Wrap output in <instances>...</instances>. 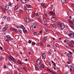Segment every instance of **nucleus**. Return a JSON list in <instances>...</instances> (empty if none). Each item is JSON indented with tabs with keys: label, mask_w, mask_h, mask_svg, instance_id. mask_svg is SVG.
Instances as JSON below:
<instances>
[{
	"label": "nucleus",
	"mask_w": 74,
	"mask_h": 74,
	"mask_svg": "<svg viewBox=\"0 0 74 74\" xmlns=\"http://www.w3.org/2000/svg\"><path fill=\"white\" fill-rule=\"evenodd\" d=\"M8 59L10 60V61H11V60H12L14 63L16 61L14 59V58H13L12 56H7Z\"/></svg>",
	"instance_id": "f257e3e1"
},
{
	"label": "nucleus",
	"mask_w": 74,
	"mask_h": 74,
	"mask_svg": "<svg viewBox=\"0 0 74 74\" xmlns=\"http://www.w3.org/2000/svg\"><path fill=\"white\" fill-rule=\"evenodd\" d=\"M68 35L71 37V38H73L74 36V33L72 32H70V34H68Z\"/></svg>",
	"instance_id": "f03ea898"
},
{
	"label": "nucleus",
	"mask_w": 74,
	"mask_h": 74,
	"mask_svg": "<svg viewBox=\"0 0 74 74\" xmlns=\"http://www.w3.org/2000/svg\"><path fill=\"white\" fill-rule=\"evenodd\" d=\"M68 21L70 24L72 23V25H74V19H69L68 20Z\"/></svg>",
	"instance_id": "7ed1b4c3"
},
{
	"label": "nucleus",
	"mask_w": 74,
	"mask_h": 74,
	"mask_svg": "<svg viewBox=\"0 0 74 74\" xmlns=\"http://www.w3.org/2000/svg\"><path fill=\"white\" fill-rule=\"evenodd\" d=\"M6 37L8 39H6V41H8V42H10V40H11V36H10L9 35H8L6 36Z\"/></svg>",
	"instance_id": "20e7f679"
},
{
	"label": "nucleus",
	"mask_w": 74,
	"mask_h": 74,
	"mask_svg": "<svg viewBox=\"0 0 74 74\" xmlns=\"http://www.w3.org/2000/svg\"><path fill=\"white\" fill-rule=\"evenodd\" d=\"M41 62V60L40 58H38L37 60V64L38 66H39L40 64V63Z\"/></svg>",
	"instance_id": "39448f33"
},
{
	"label": "nucleus",
	"mask_w": 74,
	"mask_h": 74,
	"mask_svg": "<svg viewBox=\"0 0 74 74\" xmlns=\"http://www.w3.org/2000/svg\"><path fill=\"white\" fill-rule=\"evenodd\" d=\"M24 20L26 23H29L30 21V19H24Z\"/></svg>",
	"instance_id": "423d86ee"
},
{
	"label": "nucleus",
	"mask_w": 74,
	"mask_h": 74,
	"mask_svg": "<svg viewBox=\"0 0 74 74\" xmlns=\"http://www.w3.org/2000/svg\"><path fill=\"white\" fill-rule=\"evenodd\" d=\"M49 13L51 15H53L54 16H55L56 14H55V12H53V11H50L49 12Z\"/></svg>",
	"instance_id": "0eeeda50"
},
{
	"label": "nucleus",
	"mask_w": 74,
	"mask_h": 74,
	"mask_svg": "<svg viewBox=\"0 0 74 74\" xmlns=\"http://www.w3.org/2000/svg\"><path fill=\"white\" fill-rule=\"evenodd\" d=\"M74 70V66L73 65H71V68L70 69V71H71Z\"/></svg>",
	"instance_id": "6e6552de"
},
{
	"label": "nucleus",
	"mask_w": 74,
	"mask_h": 74,
	"mask_svg": "<svg viewBox=\"0 0 74 74\" xmlns=\"http://www.w3.org/2000/svg\"><path fill=\"white\" fill-rule=\"evenodd\" d=\"M65 27V25H64L63 24H62L60 26V27L61 28V29H64Z\"/></svg>",
	"instance_id": "1a4fd4ad"
},
{
	"label": "nucleus",
	"mask_w": 74,
	"mask_h": 74,
	"mask_svg": "<svg viewBox=\"0 0 74 74\" xmlns=\"http://www.w3.org/2000/svg\"><path fill=\"white\" fill-rule=\"evenodd\" d=\"M42 57L43 58H46V54L45 53H44L42 55Z\"/></svg>",
	"instance_id": "9d476101"
},
{
	"label": "nucleus",
	"mask_w": 74,
	"mask_h": 74,
	"mask_svg": "<svg viewBox=\"0 0 74 74\" xmlns=\"http://www.w3.org/2000/svg\"><path fill=\"white\" fill-rule=\"evenodd\" d=\"M14 10H18V6L17 5H16L14 8Z\"/></svg>",
	"instance_id": "9b49d317"
},
{
	"label": "nucleus",
	"mask_w": 74,
	"mask_h": 74,
	"mask_svg": "<svg viewBox=\"0 0 74 74\" xmlns=\"http://www.w3.org/2000/svg\"><path fill=\"white\" fill-rule=\"evenodd\" d=\"M9 8V6L8 5H6L5 6V9L6 10H8Z\"/></svg>",
	"instance_id": "f8f14e48"
},
{
	"label": "nucleus",
	"mask_w": 74,
	"mask_h": 74,
	"mask_svg": "<svg viewBox=\"0 0 74 74\" xmlns=\"http://www.w3.org/2000/svg\"><path fill=\"white\" fill-rule=\"evenodd\" d=\"M40 66L41 67H42V68L43 69L44 67H45V65H44V64H40Z\"/></svg>",
	"instance_id": "ddd939ff"
},
{
	"label": "nucleus",
	"mask_w": 74,
	"mask_h": 74,
	"mask_svg": "<svg viewBox=\"0 0 74 74\" xmlns=\"http://www.w3.org/2000/svg\"><path fill=\"white\" fill-rule=\"evenodd\" d=\"M64 33L65 34H67V33H68V32H67V31L66 30H65L64 31Z\"/></svg>",
	"instance_id": "4468645a"
},
{
	"label": "nucleus",
	"mask_w": 74,
	"mask_h": 74,
	"mask_svg": "<svg viewBox=\"0 0 74 74\" xmlns=\"http://www.w3.org/2000/svg\"><path fill=\"white\" fill-rule=\"evenodd\" d=\"M22 2L25 4L26 3V0H21Z\"/></svg>",
	"instance_id": "2eb2a0df"
},
{
	"label": "nucleus",
	"mask_w": 74,
	"mask_h": 74,
	"mask_svg": "<svg viewBox=\"0 0 74 74\" xmlns=\"http://www.w3.org/2000/svg\"><path fill=\"white\" fill-rule=\"evenodd\" d=\"M18 11L20 13L22 14V13H23V10L21 9H20Z\"/></svg>",
	"instance_id": "dca6fc26"
},
{
	"label": "nucleus",
	"mask_w": 74,
	"mask_h": 74,
	"mask_svg": "<svg viewBox=\"0 0 74 74\" xmlns=\"http://www.w3.org/2000/svg\"><path fill=\"white\" fill-rule=\"evenodd\" d=\"M6 30H7V29H6V27H5L3 28L2 29L3 32H5V31H6Z\"/></svg>",
	"instance_id": "f3484780"
},
{
	"label": "nucleus",
	"mask_w": 74,
	"mask_h": 74,
	"mask_svg": "<svg viewBox=\"0 0 74 74\" xmlns=\"http://www.w3.org/2000/svg\"><path fill=\"white\" fill-rule=\"evenodd\" d=\"M67 55L68 57L69 58L71 57V54H70V53H68Z\"/></svg>",
	"instance_id": "a211bd4d"
},
{
	"label": "nucleus",
	"mask_w": 74,
	"mask_h": 74,
	"mask_svg": "<svg viewBox=\"0 0 74 74\" xmlns=\"http://www.w3.org/2000/svg\"><path fill=\"white\" fill-rule=\"evenodd\" d=\"M68 45L70 47H71V48H73V45L72 44H70V43H69Z\"/></svg>",
	"instance_id": "6ab92c4d"
},
{
	"label": "nucleus",
	"mask_w": 74,
	"mask_h": 74,
	"mask_svg": "<svg viewBox=\"0 0 74 74\" xmlns=\"http://www.w3.org/2000/svg\"><path fill=\"white\" fill-rule=\"evenodd\" d=\"M61 1L63 4H64L66 3V0H61Z\"/></svg>",
	"instance_id": "aec40b11"
},
{
	"label": "nucleus",
	"mask_w": 74,
	"mask_h": 74,
	"mask_svg": "<svg viewBox=\"0 0 74 74\" xmlns=\"http://www.w3.org/2000/svg\"><path fill=\"white\" fill-rule=\"evenodd\" d=\"M21 28L22 29H25V27L24 26H23V25H21Z\"/></svg>",
	"instance_id": "412c9836"
},
{
	"label": "nucleus",
	"mask_w": 74,
	"mask_h": 74,
	"mask_svg": "<svg viewBox=\"0 0 74 74\" xmlns=\"http://www.w3.org/2000/svg\"><path fill=\"white\" fill-rule=\"evenodd\" d=\"M40 45L43 46L44 45V42H41L40 43Z\"/></svg>",
	"instance_id": "4be33fe9"
},
{
	"label": "nucleus",
	"mask_w": 74,
	"mask_h": 74,
	"mask_svg": "<svg viewBox=\"0 0 74 74\" xmlns=\"http://www.w3.org/2000/svg\"><path fill=\"white\" fill-rule=\"evenodd\" d=\"M69 15V13H66L65 15V16L66 18H67V16H68Z\"/></svg>",
	"instance_id": "5701e85b"
},
{
	"label": "nucleus",
	"mask_w": 74,
	"mask_h": 74,
	"mask_svg": "<svg viewBox=\"0 0 74 74\" xmlns=\"http://www.w3.org/2000/svg\"><path fill=\"white\" fill-rule=\"evenodd\" d=\"M17 62L19 64H23L21 62H20V61H19V60H18Z\"/></svg>",
	"instance_id": "b1692460"
},
{
	"label": "nucleus",
	"mask_w": 74,
	"mask_h": 74,
	"mask_svg": "<svg viewBox=\"0 0 74 74\" xmlns=\"http://www.w3.org/2000/svg\"><path fill=\"white\" fill-rule=\"evenodd\" d=\"M51 19V21L53 22H55V21H56V19Z\"/></svg>",
	"instance_id": "393cba45"
},
{
	"label": "nucleus",
	"mask_w": 74,
	"mask_h": 74,
	"mask_svg": "<svg viewBox=\"0 0 74 74\" xmlns=\"http://www.w3.org/2000/svg\"><path fill=\"white\" fill-rule=\"evenodd\" d=\"M69 26H70V27H71V28H72V29H74V27H73V26L71 25H69Z\"/></svg>",
	"instance_id": "a878e982"
},
{
	"label": "nucleus",
	"mask_w": 74,
	"mask_h": 74,
	"mask_svg": "<svg viewBox=\"0 0 74 74\" xmlns=\"http://www.w3.org/2000/svg\"><path fill=\"white\" fill-rule=\"evenodd\" d=\"M35 67L36 70L37 71H38V68L36 66H35Z\"/></svg>",
	"instance_id": "bb28decb"
},
{
	"label": "nucleus",
	"mask_w": 74,
	"mask_h": 74,
	"mask_svg": "<svg viewBox=\"0 0 74 74\" xmlns=\"http://www.w3.org/2000/svg\"><path fill=\"white\" fill-rule=\"evenodd\" d=\"M70 42L71 44H74V41L73 40H72Z\"/></svg>",
	"instance_id": "cd10ccee"
},
{
	"label": "nucleus",
	"mask_w": 74,
	"mask_h": 74,
	"mask_svg": "<svg viewBox=\"0 0 74 74\" xmlns=\"http://www.w3.org/2000/svg\"><path fill=\"white\" fill-rule=\"evenodd\" d=\"M52 26L54 28H55V27H56V25L54 24H52Z\"/></svg>",
	"instance_id": "c85d7f7f"
},
{
	"label": "nucleus",
	"mask_w": 74,
	"mask_h": 74,
	"mask_svg": "<svg viewBox=\"0 0 74 74\" xmlns=\"http://www.w3.org/2000/svg\"><path fill=\"white\" fill-rule=\"evenodd\" d=\"M30 5H27V8H30Z\"/></svg>",
	"instance_id": "c756f323"
},
{
	"label": "nucleus",
	"mask_w": 74,
	"mask_h": 74,
	"mask_svg": "<svg viewBox=\"0 0 74 74\" xmlns=\"http://www.w3.org/2000/svg\"><path fill=\"white\" fill-rule=\"evenodd\" d=\"M34 25H38V23L37 22H35L34 23Z\"/></svg>",
	"instance_id": "7c9ffc66"
},
{
	"label": "nucleus",
	"mask_w": 74,
	"mask_h": 74,
	"mask_svg": "<svg viewBox=\"0 0 74 74\" xmlns=\"http://www.w3.org/2000/svg\"><path fill=\"white\" fill-rule=\"evenodd\" d=\"M41 5L42 6H43V7H45V4H44L43 3H41Z\"/></svg>",
	"instance_id": "2f4dec72"
},
{
	"label": "nucleus",
	"mask_w": 74,
	"mask_h": 74,
	"mask_svg": "<svg viewBox=\"0 0 74 74\" xmlns=\"http://www.w3.org/2000/svg\"><path fill=\"white\" fill-rule=\"evenodd\" d=\"M33 26L32 25L30 27V30H33Z\"/></svg>",
	"instance_id": "473e14b6"
},
{
	"label": "nucleus",
	"mask_w": 74,
	"mask_h": 74,
	"mask_svg": "<svg viewBox=\"0 0 74 74\" xmlns=\"http://www.w3.org/2000/svg\"><path fill=\"white\" fill-rule=\"evenodd\" d=\"M24 9L25 10H27V8H26V6H25L24 8Z\"/></svg>",
	"instance_id": "72a5a7b5"
},
{
	"label": "nucleus",
	"mask_w": 74,
	"mask_h": 74,
	"mask_svg": "<svg viewBox=\"0 0 74 74\" xmlns=\"http://www.w3.org/2000/svg\"><path fill=\"white\" fill-rule=\"evenodd\" d=\"M8 64L10 66H12V64H10V62H8Z\"/></svg>",
	"instance_id": "f704fd0d"
},
{
	"label": "nucleus",
	"mask_w": 74,
	"mask_h": 74,
	"mask_svg": "<svg viewBox=\"0 0 74 74\" xmlns=\"http://www.w3.org/2000/svg\"><path fill=\"white\" fill-rule=\"evenodd\" d=\"M32 44L33 45H36V43L33 42H32Z\"/></svg>",
	"instance_id": "c9c22d12"
},
{
	"label": "nucleus",
	"mask_w": 74,
	"mask_h": 74,
	"mask_svg": "<svg viewBox=\"0 0 74 74\" xmlns=\"http://www.w3.org/2000/svg\"><path fill=\"white\" fill-rule=\"evenodd\" d=\"M21 26H17V28H18V29H21Z\"/></svg>",
	"instance_id": "e433bc0d"
},
{
	"label": "nucleus",
	"mask_w": 74,
	"mask_h": 74,
	"mask_svg": "<svg viewBox=\"0 0 74 74\" xmlns=\"http://www.w3.org/2000/svg\"><path fill=\"white\" fill-rule=\"evenodd\" d=\"M36 14V12H34V14H33L32 16L33 18L35 16V14Z\"/></svg>",
	"instance_id": "4c0bfd02"
},
{
	"label": "nucleus",
	"mask_w": 74,
	"mask_h": 74,
	"mask_svg": "<svg viewBox=\"0 0 74 74\" xmlns=\"http://www.w3.org/2000/svg\"><path fill=\"white\" fill-rule=\"evenodd\" d=\"M48 53L49 55L50 56V55H51V53L50 52H48Z\"/></svg>",
	"instance_id": "58836bf2"
},
{
	"label": "nucleus",
	"mask_w": 74,
	"mask_h": 74,
	"mask_svg": "<svg viewBox=\"0 0 74 74\" xmlns=\"http://www.w3.org/2000/svg\"><path fill=\"white\" fill-rule=\"evenodd\" d=\"M28 42L29 43V44H31V43H32V41H31L30 40H29Z\"/></svg>",
	"instance_id": "ea45409f"
},
{
	"label": "nucleus",
	"mask_w": 74,
	"mask_h": 74,
	"mask_svg": "<svg viewBox=\"0 0 74 74\" xmlns=\"http://www.w3.org/2000/svg\"><path fill=\"white\" fill-rule=\"evenodd\" d=\"M18 31L21 34H22V31L21 29H19Z\"/></svg>",
	"instance_id": "a19ab883"
},
{
	"label": "nucleus",
	"mask_w": 74,
	"mask_h": 74,
	"mask_svg": "<svg viewBox=\"0 0 74 74\" xmlns=\"http://www.w3.org/2000/svg\"><path fill=\"white\" fill-rule=\"evenodd\" d=\"M55 45H56V47H59V44H58L56 43L55 44Z\"/></svg>",
	"instance_id": "79ce46f5"
},
{
	"label": "nucleus",
	"mask_w": 74,
	"mask_h": 74,
	"mask_svg": "<svg viewBox=\"0 0 74 74\" xmlns=\"http://www.w3.org/2000/svg\"><path fill=\"white\" fill-rule=\"evenodd\" d=\"M23 32H24V33H25L26 32H27V30H23Z\"/></svg>",
	"instance_id": "37998d69"
},
{
	"label": "nucleus",
	"mask_w": 74,
	"mask_h": 74,
	"mask_svg": "<svg viewBox=\"0 0 74 74\" xmlns=\"http://www.w3.org/2000/svg\"><path fill=\"white\" fill-rule=\"evenodd\" d=\"M68 60H69V61H71V59L70 58H68Z\"/></svg>",
	"instance_id": "c03bdc74"
},
{
	"label": "nucleus",
	"mask_w": 74,
	"mask_h": 74,
	"mask_svg": "<svg viewBox=\"0 0 74 74\" xmlns=\"http://www.w3.org/2000/svg\"><path fill=\"white\" fill-rule=\"evenodd\" d=\"M3 10V11L5 12H6V9H5L4 8Z\"/></svg>",
	"instance_id": "a18cd8bd"
},
{
	"label": "nucleus",
	"mask_w": 74,
	"mask_h": 74,
	"mask_svg": "<svg viewBox=\"0 0 74 74\" xmlns=\"http://www.w3.org/2000/svg\"><path fill=\"white\" fill-rule=\"evenodd\" d=\"M9 6H11L12 5V4H11V3H10L9 4Z\"/></svg>",
	"instance_id": "49530a36"
},
{
	"label": "nucleus",
	"mask_w": 74,
	"mask_h": 74,
	"mask_svg": "<svg viewBox=\"0 0 74 74\" xmlns=\"http://www.w3.org/2000/svg\"><path fill=\"white\" fill-rule=\"evenodd\" d=\"M7 16H3V18H4V19H5V18H7Z\"/></svg>",
	"instance_id": "de8ad7c7"
},
{
	"label": "nucleus",
	"mask_w": 74,
	"mask_h": 74,
	"mask_svg": "<svg viewBox=\"0 0 74 74\" xmlns=\"http://www.w3.org/2000/svg\"><path fill=\"white\" fill-rule=\"evenodd\" d=\"M51 47V45H48L47 46V47Z\"/></svg>",
	"instance_id": "09e8293b"
},
{
	"label": "nucleus",
	"mask_w": 74,
	"mask_h": 74,
	"mask_svg": "<svg viewBox=\"0 0 74 74\" xmlns=\"http://www.w3.org/2000/svg\"><path fill=\"white\" fill-rule=\"evenodd\" d=\"M43 20L44 21H45V22H46V21H47V19H43Z\"/></svg>",
	"instance_id": "8fccbe9b"
},
{
	"label": "nucleus",
	"mask_w": 74,
	"mask_h": 74,
	"mask_svg": "<svg viewBox=\"0 0 74 74\" xmlns=\"http://www.w3.org/2000/svg\"><path fill=\"white\" fill-rule=\"evenodd\" d=\"M50 72L51 73H52V74H53V73H54V71H53L52 70H51V71Z\"/></svg>",
	"instance_id": "3c124183"
},
{
	"label": "nucleus",
	"mask_w": 74,
	"mask_h": 74,
	"mask_svg": "<svg viewBox=\"0 0 74 74\" xmlns=\"http://www.w3.org/2000/svg\"><path fill=\"white\" fill-rule=\"evenodd\" d=\"M66 44H69V41L67 40L66 42Z\"/></svg>",
	"instance_id": "603ef678"
},
{
	"label": "nucleus",
	"mask_w": 74,
	"mask_h": 74,
	"mask_svg": "<svg viewBox=\"0 0 74 74\" xmlns=\"http://www.w3.org/2000/svg\"><path fill=\"white\" fill-rule=\"evenodd\" d=\"M44 40H45V41H46L47 40V37H45L44 38Z\"/></svg>",
	"instance_id": "864d4df0"
},
{
	"label": "nucleus",
	"mask_w": 74,
	"mask_h": 74,
	"mask_svg": "<svg viewBox=\"0 0 74 74\" xmlns=\"http://www.w3.org/2000/svg\"><path fill=\"white\" fill-rule=\"evenodd\" d=\"M53 74H58L57 73L55 72V71L54 72Z\"/></svg>",
	"instance_id": "5fc2aeb1"
},
{
	"label": "nucleus",
	"mask_w": 74,
	"mask_h": 74,
	"mask_svg": "<svg viewBox=\"0 0 74 74\" xmlns=\"http://www.w3.org/2000/svg\"><path fill=\"white\" fill-rule=\"evenodd\" d=\"M37 34V32H34V35L35 34Z\"/></svg>",
	"instance_id": "6e6d98bb"
},
{
	"label": "nucleus",
	"mask_w": 74,
	"mask_h": 74,
	"mask_svg": "<svg viewBox=\"0 0 74 74\" xmlns=\"http://www.w3.org/2000/svg\"><path fill=\"white\" fill-rule=\"evenodd\" d=\"M69 53L70 54H71H71H73V53H72V52H71L70 51H69Z\"/></svg>",
	"instance_id": "4d7b16f0"
},
{
	"label": "nucleus",
	"mask_w": 74,
	"mask_h": 74,
	"mask_svg": "<svg viewBox=\"0 0 74 74\" xmlns=\"http://www.w3.org/2000/svg\"><path fill=\"white\" fill-rule=\"evenodd\" d=\"M39 22H41V19H39Z\"/></svg>",
	"instance_id": "13d9d810"
},
{
	"label": "nucleus",
	"mask_w": 74,
	"mask_h": 74,
	"mask_svg": "<svg viewBox=\"0 0 74 74\" xmlns=\"http://www.w3.org/2000/svg\"><path fill=\"white\" fill-rule=\"evenodd\" d=\"M40 33H42V31L41 30L40 31V32H39Z\"/></svg>",
	"instance_id": "bf43d9fd"
},
{
	"label": "nucleus",
	"mask_w": 74,
	"mask_h": 74,
	"mask_svg": "<svg viewBox=\"0 0 74 74\" xmlns=\"http://www.w3.org/2000/svg\"><path fill=\"white\" fill-rule=\"evenodd\" d=\"M24 70H25V71H26V72L27 71V69L25 68L24 69Z\"/></svg>",
	"instance_id": "052dcab7"
},
{
	"label": "nucleus",
	"mask_w": 74,
	"mask_h": 74,
	"mask_svg": "<svg viewBox=\"0 0 74 74\" xmlns=\"http://www.w3.org/2000/svg\"><path fill=\"white\" fill-rule=\"evenodd\" d=\"M4 69H6V68H7V66H5V65H4Z\"/></svg>",
	"instance_id": "680f3d73"
},
{
	"label": "nucleus",
	"mask_w": 74,
	"mask_h": 74,
	"mask_svg": "<svg viewBox=\"0 0 74 74\" xmlns=\"http://www.w3.org/2000/svg\"><path fill=\"white\" fill-rule=\"evenodd\" d=\"M53 65L55 67L56 66V64H55V63H54V64H53Z\"/></svg>",
	"instance_id": "e2e57ef3"
},
{
	"label": "nucleus",
	"mask_w": 74,
	"mask_h": 74,
	"mask_svg": "<svg viewBox=\"0 0 74 74\" xmlns=\"http://www.w3.org/2000/svg\"><path fill=\"white\" fill-rule=\"evenodd\" d=\"M14 31L16 32H18V30H17L16 29H14Z\"/></svg>",
	"instance_id": "0e129e2a"
},
{
	"label": "nucleus",
	"mask_w": 74,
	"mask_h": 74,
	"mask_svg": "<svg viewBox=\"0 0 74 74\" xmlns=\"http://www.w3.org/2000/svg\"><path fill=\"white\" fill-rule=\"evenodd\" d=\"M0 49H1L2 50L3 48V47H0Z\"/></svg>",
	"instance_id": "69168bd1"
},
{
	"label": "nucleus",
	"mask_w": 74,
	"mask_h": 74,
	"mask_svg": "<svg viewBox=\"0 0 74 74\" xmlns=\"http://www.w3.org/2000/svg\"><path fill=\"white\" fill-rule=\"evenodd\" d=\"M67 73H68V72H66L64 73V74H67Z\"/></svg>",
	"instance_id": "338daca9"
},
{
	"label": "nucleus",
	"mask_w": 74,
	"mask_h": 74,
	"mask_svg": "<svg viewBox=\"0 0 74 74\" xmlns=\"http://www.w3.org/2000/svg\"><path fill=\"white\" fill-rule=\"evenodd\" d=\"M72 7H73V8H74V4H72Z\"/></svg>",
	"instance_id": "774afa93"
}]
</instances>
